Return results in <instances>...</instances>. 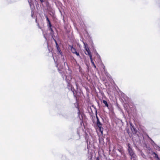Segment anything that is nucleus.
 I'll return each instance as SVG.
<instances>
[{"mask_svg": "<svg viewBox=\"0 0 160 160\" xmlns=\"http://www.w3.org/2000/svg\"><path fill=\"white\" fill-rule=\"evenodd\" d=\"M96 54H97V55H98V54L97 53H96Z\"/></svg>", "mask_w": 160, "mask_h": 160, "instance_id": "nucleus-23", "label": "nucleus"}, {"mask_svg": "<svg viewBox=\"0 0 160 160\" xmlns=\"http://www.w3.org/2000/svg\"><path fill=\"white\" fill-rule=\"evenodd\" d=\"M59 53H60L61 54L62 53H61V52L60 51H59Z\"/></svg>", "mask_w": 160, "mask_h": 160, "instance_id": "nucleus-21", "label": "nucleus"}, {"mask_svg": "<svg viewBox=\"0 0 160 160\" xmlns=\"http://www.w3.org/2000/svg\"><path fill=\"white\" fill-rule=\"evenodd\" d=\"M96 118H97V121L99 120V119H98V116H97V112H96Z\"/></svg>", "mask_w": 160, "mask_h": 160, "instance_id": "nucleus-18", "label": "nucleus"}, {"mask_svg": "<svg viewBox=\"0 0 160 160\" xmlns=\"http://www.w3.org/2000/svg\"><path fill=\"white\" fill-rule=\"evenodd\" d=\"M53 40H54V41H55V43H56V46H57V48L58 49V44H57V42H56V40L54 39L53 38Z\"/></svg>", "mask_w": 160, "mask_h": 160, "instance_id": "nucleus-16", "label": "nucleus"}, {"mask_svg": "<svg viewBox=\"0 0 160 160\" xmlns=\"http://www.w3.org/2000/svg\"><path fill=\"white\" fill-rule=\"evenodd\" d=\"M97 125L98 127H101L102 126V124L99 120L97 121Z\"/></svg>", "mask_w": 160, "mask_h": 160, "instance_id": "nucleus-7", "label": "nucleus"}, {"mask_svg": "<svg viewBox=\"0 0 160 160\" xmlns=\"http://www.w3.org/2000/svg\"><path fill=\"white\" fill-rule=\"evenodd\" d=\"M130 156L132 160H136V156L135 154Z\"/></svg>", "mask_w": 160, "mask_h": 160, "instance_id": "nucleus-3", "label": "nucleus"}, {"mask_svg": "<svg viewBox=\"0 0 160 160\" xmlns=\"http://www.w3.org/2000/svg\"><path fill=\"white\" fill-rule=\"evenodd\" d=\"M46 19H47V20L48 21V26L49 27H51V26H52V25L50 23V21H49V19L48 18V17H47V16H46Z\"/></svg>", "mask_w": 160, "mask_h": 160, "instance_id": "nucleus-4", "label": "nucleus"}, {"mask_svg": "<svg viewBox=\"0 0 160 160\" xmlns=\"http://www.w3.org/2000/svg\"><path fill=\"white\" fill-rule=\"evenodd\" d=\"M38 28H40L38 24Z\"/></svg>", "mask_w": 160, "mask_h": 160, "instance_id": "nucleus-20", "label": "nucleus"}, {"mask_svg": "<svg viewBox=\"0 0 160 160\" xmlns=\"http://www.w3.org/2000/svg\"><path fill=\"white\" fill-rule=\"evenodd\" d=\"M74 53H75L77 56H79V53L78 52H77V51L76 52Z\"/></svg>", "mask_w": 160, "mask_h": 160, "instance_id": "nucleus-17", "label": "nucleus"}, {"mask_svg": "<svg viewBox=\"0 0 160 160\" xmlns=\"http://www.w3.org/2000/svg\"><path fill=\"white\" fill-rule=\"evenodd\" d=\"M89 56V57H90V60L91 61H92V54H91H91H89V55H88Z\"/></svg>", "mask_w": 160, "mask_h": 160, "instance_id": "nucleus-15", "label": "nucleus"}, {"mask_svg": "<svg viewBox=\"0 0 160 160\" xmlns=\"http://www.w3.org/2000/svg\"><path fill=\"white\" fill-rule=\"evenodd\" d=\"M128 151L130 156L135 154V153L133 150L130 148V146H128Z\"/></svg>", "mask_w": 160, "mask_h": 160, "instance_id": "nucleus-1", "label": "nucleus"}, {"mask_svg": "<svg viewBox=\"0 0 160 160\" xmlns=\"http://www.w3.org/2000/svg\"><path fill=\"white\" fill-rule=\"evenodd\" d=\"M99 128L100 131L101 132L102 134L103 128L101 126V127H98Z\"/></svg>", "mask_w": 160, "mask_h": 160, "instance_id": "nucleus-9", "label": "nucleus"}, {"mask_svg": "<svg viewBox=\"0 0 160 160\" xmlns=\"http://www.w3.org/2000/svg\"><path fill=\"white\" fill-rule=\"evenodd\" d=\"M141 155L142 156V157L143 158H145V155L142 152H141Z\"/></svg>", "mask_w": 160, "mask_h": 160, "instance_id": "nucleus-13", "label": "nucleus"}, {"mask_svg": "<svg viewBox=\"0 0 160 160\" xmlns=\"http://www.w3.org/2000/svg\"><path fill=\"white\" fill-rule=\"evenodd\" d=\"M58 66H59V65H58L57 67L58 68V71H59V72L61 73V72H60V71H61V69H62V67L60 68L59 67H58Z\"/></svg>", "mask_w": 160, "mask_h": 160, "instance_id": "nucleus-12", "label": "nucleus"}, {"mask_svg": "<svg viewBox=\"0 0 160 160\" xmlns=\"http://www.w3.org/2000/svg\"><path fill=\"white\" fill-rule=\"evenodd\" d=\"M91 61L92 64V65L94 67L96 68V66L95 64H94V62H93V60H92V61Z\"/></svg>", "mask_w": 160, "mask_h": 160, "instance_id": "nucleus-14", "label": "nucleus"}, {"mask_svg": "<svg viewBox=\"0 0 160 160\" xmlns=\"http://www.w3.org/2000/svg\"><path fill=\"white\" fill-rule=\"evenodd\" d=\"M152 155H154V157L156 158L157 160H160V159L158 157V155L155 152H153L152 153Z\"/></svg>", "mask_w": 160, "mask_h": 160, "instance_id": "nucleus-2", "label": "nucleus"}, {"mask_svg": "<svg viewBox=\"0 0 160 160\" xmlns=\"http://www.w3.org/2000/svg\"><path fill=\"white\" fill-rule=\"evenodd\" d=\"M49 28H50V30H51V31L52 32V33L53 32V31L52 29V28H51V27H49Z\"/></svg>", "mask_w": 160, "mask_h": 160, "instance_id": "nucleus-19", "label": "nucleus"}, {"mask_svg": "<svg viewBox=\"0 0 160 160\" xmlns=\"http://www.w3.org/2000/svg\"><path fill=\"white\" fill-rule=\"evenodd\" d=\"M41 2H42L43 1V0H41Z\"/></svg>", "mask_w": 160, "mask_h": 160, "instance_id": "nucleus-22", "label": "nucleus"}, {"mask_svg": "<svg viewBox=\"0 0 160 160\" xmlns=\"http://www.w3.org/2000/svg\"><path fill=\"white\" fill-rule=\"evenodd\" d=\"M102 102L105 104L106 106L108 108V105L107 102L105 100H103Z\"/></svg>", "mask_w": 160, "mask_h": 160, "instance_id": "nucleus-8", "label": "nucleus"}, {"mask_svg": "<svg viewBox=\"0 0 160 160\" xmlns=\"http://www.w3.org/2000/svg\"><path fill=\"white\" fill-rule=\"evenodd\" d=\"M83 44H84V48L85 49V50L86 51H89L90 50H89V48H88V47H87L86 46V45H87V44H85L84 42H83Z\"/></svg>", "mask_w": 160, "mask_h": 160, "instance_id": "nucleus-6", "label": "nucleus"}, {"mask_svg": "<svg viewBox=\"0 0 160 160\" xmlns=\"http://www.w3.org/2000/svg\"><path fill=\"white\" fill-rule=\"evenodd\" d=\"M131 129L133 133H136V131L135 130V128L132 126V127L131 128Z\"/></svg>", "mask_w": 160, "mask_h": 160, "instance_id": "nucleus-10", "label": "nucleus"}, {"mask_svg": "<svg viewBox=\"0 0 160 160\" xmlns=\"http://www.w3.org/2000/svg\"><path fill=\"white\" fill-rule=\"evenodd\" d=\"M85 54H86V55H89V54H91V52L90 51V50L89 51H86V52H85Z\"/></svg>", "mask_w": 160, "mask_h": 160, "instance_id": "nucleus-11", "label": "nucleus"}, {"mask_svg": "<svg viewBox=\"0 0 160 160\" xmlns=\"http://www.w3.org/2000/svg\"><path fill=\"white\" fill-rule=\"evenodd\" d=\"M71 50L72 52L74 53L76 52L75 49L73 48L72 47H71Z\"/></svg>", "mask_w": 160, "mask_h": 160, "instance_id": "nucleus-5", "label": "nucleus"}]
</instances>
